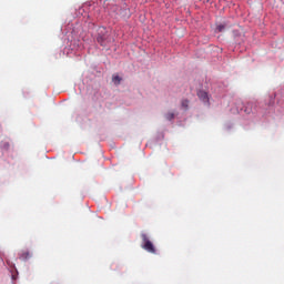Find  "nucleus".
Wrapping results in <instances>:
<instances>
[{"instance_id":"1","label":"nucleus","mask_w":284,"mask_h":284,"mask_svg":"<svg viewBox=\"0 0 284 284\" xmlns=\"http://www.w3.org/2000/svg\"><path fill=\"white\" fill-rule=\"evenodd\" d=\"M141 239H142V250H145V252H149V254H156V247L150 241V237L145 233H141Z\"/></svg>"},{"instance_id":"2","label":"nucleus","mask_w":284,"mask_h":284,"mask_svg":"<svg viewBox=\"0 0 284 284\" xmlns=\"http://www.w3.org/2000/svg\"><path fill=\"white\" fill-rule=\"evenodd\" d=\"M98 43L102 45V48H108V44L110 43V38L108 37L106 33H103V31H100L98 38H97Z\"/></svg>"},{"instance_id":"3","label":"nucleus","mask_w":284,"mask_h":284,"mask_svg":"<svg viewBox=\"0 0 284 284\" xmlns=\"http://www.w3.org/2000/svg\"><path fill=\"white\" fill-rule=\"evenodd\" d=\"M29 258H32V253H30V251H22L19 255L20 261H29Z\"/></svg>"},{"instance_id":"4","label":"nucleus","mask_w":284,"mask_h":284,"mask_svg":"<svg viewBox=\"0 0 284 284\" xmlns=\"http://www.w3.org/2000/svg\"><path fill=\"white\" fill-rule=\"evenodd\" d=\"M197 97H199V99H200L201 101H203V103H209V101H210V98H209V95H207V92H205V91H199V92H197Z\"/></svg>"},{"instance_id":"5","label":"nucleus","mask_w":284,"mask_h":284,"mask_svg":"<svg viewBox=\"0 0 284 284\" xmlns=\"http://www.w3.org/2000/svg\"><path fill=\"white\" fill-rule=\"evenodd\" d=\"M112 81L115 85H121L122 79L119 75H113Z\"/></svg>"},{"instance_id":"6","label":"nucleus","mask_w":284,"mask_h":284,"mask_svg":"<svg viewBox=\"0 0 284 284\" xmlns=\"http://www.w3.org/2000/svg\"><path fill=\"white\" fill-rule=\"evenodd\" d=\"M181 105H182V108H184V110H187V108L190 105V101L189 100H182Z\"/></svg>"},{"instance_id":"7","label":"nucleus","mask_w":284,"mask_h":284,"mask_svg":"<svg viewBox=\"0 0 284 284\" xmlns=\"http://www.w3.org/2000/svg\"><path fill=\"white\" fill-rule=\"evenodd\" d=\"M216 31H217V32H225V24H219V26L216 27Z\"/></svg>"},{"instance_id":"8","label":"nucleus","mask_w":284,"mask_h":284,"mask_svg":"<svg viewBox=\"0 0 284 284\" xmlns=\"http://www.w3.org/2000/svg\"><path fill=\"white\" fill-rule=\"evenodd\" d=\"M165 119H166L168 121H172V119H174V113H172V112L166 113Z\"/></svg>"},{"instance_id":"9","label":"nucleus","mask_w":284,"mask_h":284,"mask_svg":"<svg viewBox=\"0 0 284 284\" xmlns=\"http://www.w3.org/2000/svg\"><path fill=\"white\" fill-rule=\"evenodd\" d=\"M244 112H245L246 114H252V109H247V108H246V109L244 110Z\"/></svg>"}]
</instances>
